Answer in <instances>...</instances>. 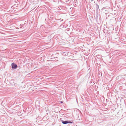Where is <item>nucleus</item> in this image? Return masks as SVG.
Returning a JSON list of instances; mask_svg holds the SVG:
<instances>
[{
  "label": "nucleus",
  "mask_w": 126,
  "mask_h": 126,
  "mask_svg": "<svg viewBox=\"0 0 126 126\" xmlns=\"http://www.w3.org/2000/svg\"><path fill=\"white\" fill-rule=\"evenodd\" d=\"M60 121H61L62 123L64 124H72L73 123V122L69 120H66L64 121L62 120V118H61L60 119Z\"/></svg>",
  "instance_id": "1"
},
{
  "label": "nucleus",
  "mask_w": 126,
  "mask_h": 126,
  "mask_svg": "<svg viewBox=\"0 0 126 126\" xmlns=\"http://www.w3.org/2000/svg\"><path fill=\"white\" fill-rule=\"evenodd\" d=\"M11 66L12 68L13 69H16L17 67V64L14 63H12Z\"/></svg>",
  "instance_id": "2"
},
{
  "label": "nucleus",
  "mask_w": 126,
  "mask_h": 126,
  "mask_svg": "<svg viewBox=\"0 0 126 126\" xmlns=\"http://www.w3.org/2000/svg\"><path fill=\"white\" fill-rule=\"evenodd\" d=\"M62 55L64 56H67L68 55V53H69L68 52H67L66 51L65 52H62L61 53Z\"/></svg>",
  "instance_id": "3"
},
{
  "label": "nucleus",
  "mask_w": 126,
  "mask_h": 126,
  "mask_svg": "<svg viewBox=\"0 0 126 126\" xmlns=\"http://www.w3.org/2000/svg\"><path fill=\"white\" fill-rule=\"evenodd\" d=\"M51 60L53 61H58V58L57 57H55L53 58H51Z\"/></svg>",
  "instance_id": "4"
},
{
  "label": "nucleus",
  "mask_w": 126,
  "mask_h": 126,
  "mask_svg": "<svg viewBox=\"0 0 126 126\" xmlns=\"http://www.w3.org/2000/svg\"><path fill=\"white\" fill-rule=\"evenodd\" d=\"M26 24L25 23H24V24H23L22 25L20 24V28H24L26 26Z\"/></svg>",
  "instance_id": "5"
},
{
  "label": "nucleus",
  "mask_w": 126,
  "mask_h": 126,
  "mask_svg": "<svg viewBox=\"0 0 126 126\" xmlns=\"http://www.w3.org/2000/svg\"><path fill=\"white\" fill-rule=\"evenodd\" d=\"M96 10L97 11L98 10L99 8V6L97 4H96Z\"/></svg>",
  "instance_id": "6"
},
{
  "label": "nucleus",
  "mask_w": 126,
  "mask_h": 126,
  "mask_svg": "<svg viewBox=\"0 0 126 126\" xmlns=\"http://www.w3.org/2000/svg\"><path fill=\"white\" fill-rule=\"evenodd\" d=\"M98 74L99 75H100L101 76H102V73L100 72L99 73L98 72Z\"/></svg>",
  "instance_id": "7"
},
{
  "label": "nucleus",
  "mask_w": 126,
  "mask_h": 126,
  "mask_svg": "<svg viewBox=\"0 0 126 126\" xmlns=\"http://www.w3.org/2000/svg\"><path fill=\"white\" fill-rule=\"evenodd\" d=\"M61 103H63V101H61Z\"/></svg>",
  "instance_id": "8"
},
{
  "label": "nucleus",
  "mask_w": 126,
  "mask_h": 126,
  "mask_svg": "<svg viewBox=\"0 0 126 126\" xmlns=\"http://www.w3.org/2000/svg\"><path fill=\"white\" fill-rule=\"evenodd\" d=\"M91 78H93V77H93V76H91Z\"/></svg>",
  "instance_id": "9"
},
{
  "label": "nucleus",
  "mask_w": 126,
  "mask_h": 126,
  "mask_svg": "<svg viewBox=\"0 0 126 126\" xmlns=\"http://www.w3.org/2000/svg\"><path fill=\"white\" fill-rule=\"evenodd\" d=\"M63 19H62L61 21H63Z\"/></svg>",
  "instance_id": "10"
},
{
  "label": "nucleus",
  "mask_w": 126,
  "mask_h": 126,
  "mask_svg": "<svg viewBox=\"0 0 126 126\" xmlns=\"http://www.w3.org/2000/svg\"><path fill=\"white\" fill-rule=\"evenodd\" d=\"M40 0L41 1V0Z\"/></svg>",
  "instance_id": "11"
}]
</instances>
